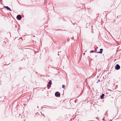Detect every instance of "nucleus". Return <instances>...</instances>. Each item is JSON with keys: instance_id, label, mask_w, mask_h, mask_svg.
Returning <instances> with one entry per match:
<instances>
[{"instance_id": "f257e3e1", "label": "nucleus", "mask_w": 121, "mask_h": 121, "mask_svg": "<svg viewBox=\"0 0 121 121\" xmlns=\"http://www.w3.org/2000/svg\"><path fill=\"white\" fill-rule=\"evenodd\" d=\"M52 84V81L50 80L47 85L48 88L49 89V88L51 87V85Z\"/></svg>"}, {"instance_id": "f03ea898", "label": "nucleus", "mask_w": 121, "mask_h": 121, "mask_svg": "<svg viewBox=\"0 0 121 121\" xmlns=\"http://www.w3.org/2000/svg\"><path fill=\"white\" fill-rule=\"evenodd\" d=\"M115 69H116L118 70L120 68V66L118 64H117L115 67Z\"/></svg>"}, {"instance_id": "7ed1b4c3", "label": "nucleus", "mask_w": 121, "mask_h": 121, "mask_svg": "<svg viewBox=\"0 0 121 121\" xmlns=\"http://www.w3.org/2000/svg\"><path fill=\"white\" fill-rule=\"evenodd\" d=\"M55 95L56 97H60V94L58 92H56L55 93Z\"/></svg>"}, {"instance_id": "20e7f679", "label": "nucleus", "mask_w": 121, "mask_h": 121, "mask_svg": "<svg viewBox=\"0 0 121 121\" xmlns=\"http://www.w3.org/2000/svg\"><path fill=\"white\" fill-rule=\"evenodd\" d=\"M17 19L19 20H20L22 18V17L21 15H18L17 17Z\"/></svg>"}, {"instance_id": "39448f33", "label": "nucleus", "mask_w": 121, "mask_h": 121, "mask_svg": "<svg viewBox=\"0 0 121 121\" xmlns=\"http://www.w3.org/2000/svg\"><path fill=\"white\" fill-rule=\"evenodd\" d=\"M100 51L97 52V53L101 54L102 52L103 49H100Z\"/></svg>"}, {"instance_id": "423d86ee", "label": "nucleus", "mask_w": 121, "mask_h": 121, "mask_svg": "<svg viewBox=\"0 0 121 121\" xmlns=\"http://www.w3.org/2000/svg\"><path fill=\"white\" fill-rule=\"evenodd\" d=\"M104 94H103L102 95H101L100 96V98L102 99L104 98Z\"/></svg>"}, {"instance_id": "0eeeda50", "label": "nucleus", "mask_w": 121, "mask_h": 121, "mask_svg": "<svg viewBox=\"0 0 121 121\" xmlns=\"http://www.w3.org/2000/svg\"><path fill=\"white\" fill-rule=\"evenodd\" d=\"M6 8L8 10H10L11 11V9H10V8L8 7V6H7L6 7Z\"/></svg>"}, {"instance_id": "6e6552de", "label": "nucleus", "mask_w": 121, "mask_h": 121, "mask_svg": "<svg viewBox=\"0 0 121 121\" xmlns=\"http://www.w3.org/2000/svg\"><path fill=\"white\" fill-rule=\"evenodd\" d=\"M65 85H63L62 86V87L63 88H65Z\"/></svg>"}, {"instance_id": "1a4fd4ad", "label": "nucleus", "mask_w": 121, "mask_h": 121, "mask_svg": "<svg viewBox=\"0 0 121 121\" xmlns=\"http://www.w3.org/2000/svg\"><path fill=\"white\" fill-rule=\"evenodd\" d=\"M90 52L91 53H93L94 52V51L91 50L90 51Z\"/></svg>"}, {"instance_id": "9d476101", "label": "nucleus", "mask_w": 121, "mask_h": 121, "mask_svg": "<svg viewBox=\"0 0 121 121\" xmlns=\"http://www.w3.org/2000/svg\"><path fill=\"white\" fill-rule=\"evenodd\" d=\"M100 82V80H98V82Z\"/></svg>"}, {"instance_id": "9b49d317", "label": "nucleus", "mask_w": 121, "mask_h": 121, "mask_svg": "<svg viewBox=\"0 0 121 121\" xmlns=\"http://www.w3.org/2000/svg\"><path fill=\"white\" fill-rule=\"evenodd\" d=\"M85 53H83V55H85Z\"/></svg>"}, {"instance_id": "f8f14e48", "label": "nucleus", "mask_w": 121, "mask_h": 121, "mask_svg": "<svg viewBox=\"0 0 121 121\" xmlns=\"http://www.w3.org/2000/svg\"><path fill=\"white\" fill-rule=\"evenodd\" d=\"M104 119H103V120H104Z\"/></svg>"}]
</instances>
